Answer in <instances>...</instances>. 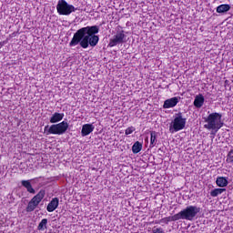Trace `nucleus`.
<instances>
[{
    "mask_svg": "<svg viewBox=\"0 0 233 233\" xmlns=\"http://www.w3.org/2000/svg\"><path fill=\"white\" fill-rule=\"evenodd\" d=\"M63 117H65V113L55 112L50 116L49 122L52 123V125H56V123H59L60 121H63Z\"/></svg>",
    "mask_w": 233,
    "mask_h": 233,
    "instance_id": "9",
    "label": "nucleus"
},
{
    "mask_svg": "<svg viewBox=\"0 0 233 233\" xmlns=\"http://www.w3.org/2000/svg\"><path fill=\"white\" fill-rule=\"evenodd\" d=\"M180 97L174 96L164 101L163 108H174L179 103Z\"/></svg>",
    "mask_w": 233,
    "mask_h": 233,
    "instance_id": "8",
    "label": "nucleus"
},
{
    "mask_svg": "<svg viewBox=\"0 0 233 233\" xmlns=\"http://www.w3.org/2000/svg\"><path fill=\"white\" fill-rule=\"evenodd\" d=\"M230 10V5L228 4H222L217 7L218 14H225Z\"/></svg>",
    "mask_w": 233,
    "mask_h": 233,
    "instance_id": "17",
    "label": "nucleus"
},
{
    "mask_svg": "<svg viewBox=\"0 0 233 233\" xmlns=\"http://www.w3.org/2000/svg\"><path fill=\"white\" fill-rule=\"evenodd\" d=\"M140 150H143V144H141L139 141L135 142L132 147L133 154H139Z\"/></svg>",
    "mask_w": 233,
    "mask_h": 233,
    "instance_id": "18",
    "label": "nucleus"
},
{
    "mask_svg": "<svg viewBox=\"0 0 233 233\" xmlns=\"http://www.w3.org/2000/svg\"><path fill=\"white\" fill-rule=\"evenodd\" d=\"M96 128L92 124H85L82 127L81 130V136L83 137H86V136H89V134H92V131Z\"/></svg>",
    "mask_w": 233,
    "mask_h": 233,
    "instance_id": "10",
    "label": "nucleus"
},
{
    "mask_svg": "<svg viewBox=\"0 0 233 233\" xmlns=\"http://www.w3.org/2000/svg\"><path fill=\"white\" fill-rule=\"evenodd\" d=\"M193 105H194V106H196V108H201V106H203V105H205V96H203L202 94L197 95L195 96Z\"/></svg>",
    "mask_w": 233,
    "mask_h": 233,
    "instance_id": "12",
    "label": "nucleus"
},
{
    "mask_svg": "<svg viewBox=\"0 0 233 233\" xmlns=\"http://www.w3.org/2000/svg\"><path fill=\"white\" fill-rule=\"evenodd\" d=\"M201 212V208L198 206H187L180 212L177 213V219H185L186 221H194L198 215Z\"/></svg>",
    "mask_w": 233,
    "mask_h": 233,
    "instance_id": "3",
    "label": "nucleus"
},
{
    "mask_svg": "<svg viewBox=\"0 0 233 233\" xmlns=\"http://www.w3.org/2000/svg\"><path fill=\"white\" fill-rule=\"evenodd\" d=\"M99 27L97 25H88L78 29L73 35L69 43V46H77L81 48H88V46H97L99 43Z\"/></svg>",
    "mask_w": 233,
    "mask_h": 233,
    "instance_id": "1",
    "label": "nucleus"
},
{
    "mask_svg": "<svg viewBox=\"0 0 233 233\" xmlns=\"http://www.w3.org/2000/svg\"><path fill=\"white\" fill-rule=\"evenodd\" d=\"M227 163H233V149H230V151L228 153Z\"/></svg>",
    "mask_w": 233,
    "mask_h": 233,
    "instance_id": "23",
    "label": "nucleus"
},
{
    "mask_svg": "<svg viewBox=\"0 0 233 233\" xmlns=\"http://www.w3.org/2000/svg\"><path fill=\"white\" fill-rule=\"evenodd\" d=\"M5 46V42H0V48H3Z\"/></svg>",
    "mask_w": 233,
    "mask_h": 233,
    "instance_id": "26",
    "label": "nucleus"
},
{
    "mask_svg": "<svg viewBox=\"0 0 233 233\" xmlns=\"http://www.w3.org/2000/svg\"><path fill=\"white\" fill-rule=\"evenodd\" d=\"M187 125V118L183 117V113L179 112L175 115L174 119L172 120L169 131L171 134L174 132H179V130H183Z\"/></svg>",
    "mask_w": 233,
    "mask_h": 233,
    "instance_id": "6",
    "label": "nucleus"
},
{
    "mask_svg": "<svg viewBox=\"0 0 233 233\" xmlns=\"http://www.w3.org/2000/svg\"><path fill=\"white\" fill-rule=\"evenodd\" d=\"M170 221H178L177 215L175 214L172 217H166V218L160 219V223H165L166 225H168V223H170Z\"/></svg>",
    "mask_w": 233,
    "mask_h": 233,
    "instance_id": "19",
    "label": "nucleus"
},
{
    "mask_svg": "<svg viewBox=\"0 0 233 233\" xmlns=\"http://www.w3.org/2000/svg\"><path fill=\"white\" fill-rule=\"evenodd\" d=\"M38 204H36L35 201L31 200L26 208V212H34L35 208H37Z\"/></svg>",
    "mask_w": 233,
    "mask_h": 233,
    "instance_id": "22",
    "label": "nucleus"
},
{
    "mask_svg": "<svg viewBox=\"0 0 233 233\" xmlns=\"http://www.w3.org/2000/svg\"><path fill=\"white\" fill-rule=\"evenodd\" d=\"M157 145V132L151 131L150 132V144L149 148H154Z\"/></svg>",
    "mask_w": 233,
    "mask_h": 233,
    "instance_id": "16",
    "label": "nucleus"
},
{
    "mask_svg": "<svg viewBox=\"0 0 233 233\" xmlns=\"http://www.w3.org/2000/svg\"><path fill=\"white\" fill-rule=\"evenodd\" d=\"M223 115L221 113H211L208 116L204 117V128L211 132V136H216L219 132L220 128H223Z\"/></svg>",
    "mask_w": 233,
    "mask_h": 233,
    "instance_id": "2",
    "label": "nucleus"
},
{
    "mask_svg": "<svg viewBox=\"0 0 233 233\" xmlns=\"http://www.w3.org/2000/svg\"><path fill=\"white\" fill-rule=\"evenodd\" d=\"M124 43H127V35L121 26H117L116 28L115 34L109 39L108 46L110 48H114V46H117V45H123Z\"/></svg>",
    "mask_w": 233,
    "mask_h": 233,
    "instance_id": "5",
    "label": "nucleus"
},
{
    "mask_svg": "<svg viewBox=\"0 0 233 233\" xmlns=\"http://www.w3.org/2000/svg\"><path fill=\"white\" fill-rule=\"evenodd\" d=\"M134 132H136V127L131 126L126 129L125 134L126 136H130V134H133Z\"/></svg>",
    "mask_w": 233,
    "mask_h": 233,
    "instance_id": "24",
    "label": "nucleus"
},
{
    "mask_svg": "<svg viewBox=\"0 0 233 233\" xmlns=\"http://www.w3.org/2000/svg\"><path fill=\"white\" fill-rule=\"evenodd\" d=\"M56 10L59 15H70L73 12H76V8L73 5H69L66 0H59L56 5Z\"/></svg>",
    "mask_w": 233,
    "mask_h": 233,
    "instance_id": "7",
    "label": "nucleus"
},
{
    "mask_svg": "<svg viewBox=\"0 0 233 233\" xmlns=\"http://www.w3.org/2000/svg\"><path fill=\"white\" fill-rule=\"evenodd\" d=\"M57 207H59V198H54L48 203L46 210H47V212H54V210H56V208H57Z\"/></svg>",
    "mask_w": 233,
    "mask_h": 233,
    "instance_id": "11",
    "label": "nucleus"
},
{
    "mask_svg": "<svg viewBox=\"0 0 233 233\" xmlns=\"http://www.w3.org/2000/svg\"><path fill=\"white\" fill-rule=\"evenodd\" d=\"M47 225H48V219L47 218L42 219L37 226V230H40V231L46 230Z\"/></svg>",
    "mask_w": 233,
    "mask_h": 233,
    "instance_id": "20",
    "label": "nucleus"
},
{
    "mask_svg": "<svg viewBox=\"0 0 233 233\" xmlns=\"http://www.w3.org/2000/svg\"><path fill=\"white\" fill-rule=\"evenodd\" d=\"M216 185L220 188H225V187H228V177H218L216 179Z\"/></svg>",
    "mask_w": 233,
    "mask_h": 233,
    "instance_id": "13",
    "label": "nucleus"
},
{
    "mask_svg": "<svg viewBox=\"0 0 233 233\" xmlns=\"http://www.w3.org/2000/svg\"><path fill=\"white\" fill-rule=\"evenodd\" d=\"M152 233H165V229L163 228H154Z\"/></svg>",
    "mask_w": 233,
    "mask_h": 233,
    "instance_id": "25",
    "label": "nucleus"
},
{
    "mask_svg": "<svg viewBox=\"0 0 233 233\" xmlns=\"http://www.w3.org/2000/svg\"><path fill=\"white\" fill-rule=\"evenodd\" d=\"M21 185L22 187L26 188L29 194H35V189H34V187H32V183L30 182V180H22Z\"/></svg>",
    "mask_w": 233,
    "mask_h": 233,
    "instance_id": "14",
    "label": "nucleus"
},
{
    "mask_svg": "<svg viewBox=\"0 0 233 233\" xmlns=\"http://www.w3.org/2000/svg\"><path fill=\"white\" fill-rule=\"evenodd\" d=\"M66 130H68V122L62 121L58 124H53L50 127L46 126L44 128V133L46 136H50V134L55 136H63V134L66 133Z\"/></svg>",
    "mask_w": 233,
    "mask_h": 233,
    "instance_id": "4",
    "label": "nucleus"
},
{
    "mask_svg": "<svg viewBox=\"0 0 233 233\" xmlns=\"http://www.w3.org/2000/svg\"><path fill=\"white\" fill-rule=\"evenodd\" d=\"M226 188H215L210 191L211 198H218V196H220L223 192H226Z\"/></svg>",
    "mask_w": 233,
    "mask_h": 233,
    "instance_id": "21",
    "label": "nucleus"
},
{
    "mask_svg": "<svg viewBox=\"0 0 233 233\" xmlns=\"http://www.w3.org/2000/svg\"><path fill=\"white\" fill-rule=\"evenodd\" d=\"M46 192L44 189H41L37 195H35L31 200H33L36 204H40L41 201H43V198H45V195Z\"/></svg>",
    "mask_w": 233,
    "mask_h": 233,
    "instance_id": "15",
    "label": "nucleus"
}]
</instances>
